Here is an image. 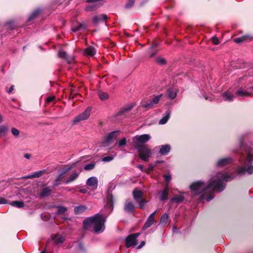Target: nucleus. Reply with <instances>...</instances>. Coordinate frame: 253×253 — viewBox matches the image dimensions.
Here are the masks:
<instances>
[{
  "label": "nucleus",
  "instance_id": "obj_55",
  "mask_svg": "<svg viewBox=\"0 0 253 253\" xmlns=\"http://www.w3.org/2000/svg\"><path fill=\"white\" fill-rule=\"evenodd\" d=\"M156 212H157V210H156L153 213L150 214V215L149 216V217H150V218H151L152 219H154V216H155V214L156 213Z\"/></svg>",
  "mask_w": 253,
  "mask_h": 253
},
{
  "label": "nucleus",
  "instance_id": "obj_26",
  "mask_svg": "<svg viewBox=\"0 0 253 253\" xmlns=\"http://www.w3.org/2000/svg\"><path fill=\"white\" fill-rule=\"evenodd\" d=\"M142 192L137 189H135L133 191V196L134 200L137 201L141 199Z\"/></svg>",
  "mask_w": 253,
  "mask_h": 253
},
{
  "label": "nucleus",
  "instance_id": "obj_62",
  "mask_svg": "<svg viewBox=\"0 0 253 253\" xmlns=\"http://www.w3.org/2000/svg\"><path fill=\"white\" fill-rule=\"evenodd\" d=\"M153 166H150L148 168V170L149 171H152L153 170Z\"/></svg>",
  "mask_w": 253,
  "mask_h": 253
},
{
  "label": "nucleus",
  "instance_id": "obj_64",
  "mask_svg": "<svg viewBox=\"0 0 253 253\" xmlns=\"http://www.w3.org/2000/svg\"><path fill=\"white\" fill-rule=\"evenodd\" d=\"M138 168H139L140 169H142V168H143V167H142V166L140 165V166L138 167Z\"/></svg>",
  "mask_w": 253,
  "mask_h": 253
},
{
  "label": "nucleus",
  "instance_id": "obj_22",
  "mask_svg": "<svg viewBox=\"0 0 253 253\" xmlns=\"http://www.w3.org/2000/svg\"><path fill=\"white\" fill-rule=\"evenodd\" d=\"M133 107V105L130 104L124 107L119 112H118L115 115V117L123 115L125 112H128Z\"/></svg>",
  "mask_w": 253,
  "mask_h": 253
},
{
  "label": "nucleus",
  "instance_id": "obj_61",
  "mask_svg": "<svg viewBox=\"0 0 253 253\" xmlns=\"http://www.w3.org/2000/svg\"><path fill=\"white\" fill-rule=\"evenodd\" d=\"M155 54H156V52H154L150 54V57H154V56H155Z\"/></svg>",
  "mask_w": 253,
  "mask_h": 253
},
{
  "label": "nucleus",
  "instance_id": "obj_38",
  "mask_svg": "<svg viewBox=\"0 0 253 253\" xmlns=\"http://www.w3.org/2000/svg\"><path fill=\"white\" fill-rule=\"evenodd\" d=\"M107 206L110 207L111 208V210H112L113 206V195L112 194H109L107 196Z\"/></svg>",
  "mask_w": 253,
  "mask_h": 253
},
{
  "label": "nucleus",
  "instance_id": "obj_54",
  "mask_svg": "<svg viewBox=\"0 0 253 253\" xmlns=\"http://www.w3.org/2000/svg\"><path fill=\"white\" fill-rule=\"evenodd\" d=\"M78 248L81 250V251H84V245H83V244L82 243H79V245H78Z\"/></svg>",
  "mask_w": 253,
  "mask_h": 253
},
{
  "label": "nucleus",
  "instance_id": "obj_32",
  "mask_svg": "<svg viewBox=\"0 0 253 253\" xmlns=\"http://www.w3.org/2000/svg\"><path fill=\"white\" fill-rule=\"evenodd\" d=\"M9 130V127L5 125H0V137L2 134H5Z\"/></svg>",
  "mask_w": 253,
  "mask_h": 253
},
{
  "label": "nucleus",
  "instance_id": "obj_25",
  "mask_svg": "<svg viewBox=\"0 0 253 253\" xmlns=\"http://www.w3.org/2000/svg\"><path fill=\"white\" fill-rule=\"evenodd\" d=\"M224 99L227 101H232L234 100V96L229 91H225L222 94Z\"/></svg>",
  "mask_w": 253,
  "mask_h": 253
},
{
  "label": "nucleus",
  "instance_id": "obj_31",
  "mask_svg": "<svg viewBox=\"0 0 253 253\" xmlns=\"http://www.w3.org/2000/svg\"><path fill=\"white\" fill-rule=\"evenodd\" d=\"M141 105L142 107L147 109H150L155 106V105L153 103L152 100L148 103H146L145 101H142L141 102Z\"/></svg>",
  "mask_w": 253,
  "mask_h": 253
},
{
  "label": "nucleus",
  "instance_id": "obj_42",
  "mask_svg": "<svg viewBox=\"0 0 253 253\" xmlns=\"http://www.w3.org/2000/svg\"><path fill=\"white\" fill-rule=\"evenodd\" d=\"M163 96L162 94H161L159 95L155 96L153 99H152V102L154 105H156L158 104L160 100V99L162 98Z\"/></svg>",
  "mask_w": 253,
  "mask_h": 253
},
{
  "label": "nucleus",
  "instance_id": "obj_4",
  "mask_svg": "<svg viewBox=\"0 0 253 253\" xmlns=\"http://www.w3.org/2000/svg\"><path fill=\"white\" fill-rule=\"evenodd\" d=\"M151 139V136L148 134L142 135H137L134 136L132 140L133 143V146L136 148L138 146H144V144L149 141Z\"/></svg>",
  "mask_w": 253,
  "mask_h": 253
},
{
  "label": "nucleus",
  "instance_id": "obj_51",
  "mask_svg": "<svg viewBox=\"0 0 253 253\" xmlns=\"http://www.w3.org/2000/svg\"><path fill=\"white\" fill-rule=\"evenodd\" d=\"M211 41L214 44L217 45L218 44V40L216 36H213L211 38Z\"/></svg>",
  "mask_w": 253,
  "mask_h": 253
},
{
  "label": "nucleus",
  "instance_id": "obj_40",
  "mask_svg": "<svg viewBox=\"0 0 253 253\" xmlns=\"http://www.w3.org/2000/svg\"><path fill=\"white\" fill-rule=\"evenodd\" d=\"M57 209L56 213L60 214H63L67 211V208L63 206H58Z\"/></svg>",
  "mask_w": 253,
  "mask_h": 253
},
{
  "label": "nucleus",
  "instance_id": "obj_41",
  "mask_svg": "<svg viewBox=\"0 0 253 253\" xmlns=\"http://www.w3.org/2000/svg\"><path fill=\"white\" fill-rule=\"evenodd\" d=\"M98 95L100 99L101 100H104L108 98V95L107 93L102 91H99L98 93Z\"/></svg>",
  "mask_w": 253,
  "mask_h": 253
},
{
  "label": "nucleus",
  "instance_id": "obj_30",
  "mask_svg": "<svg viewBox=\"0 0 253 253\" xmlns=\"http://www.w3.org/2000/svg\"><path fill=\"white\" fill-rule=\"evenodd\" d=\"M51 193V189L49 187H45L43 188L42 192L40 194V196L42 197H47Z\"/></svg>",
  "mask_w": 253,
  "mask_h": 253
},
{
  "label": "nucleus",
  "instance_id": "obj_16",
  "mask_svg": "<svg viewBox=\"0 0 253 253\" xmlns=\"http://www.w3.org/2000/svg\"><path fill=\"white\" fill-rule=\"evenodd\" d=\"M96 50L93 46H89L84 50L83 53L86 56H93L96 54Z\"/></svg>",
  "mask_w": 253,
  "mask_h": 253
},
{
  "label": "nucleus",
  "instance_id": "obj_6",
  "mask_svg": "<svg viewBox=\"0 0 253 253\" xmlns=\"http://www.w3.org/2000/svg\"><path fill=\"white\" fill-rule=\"evenodd\" d=\"M91 110L92 108L91 107H87L83 112L74 118L72 121L73 124H77L81 121L87 120L90 116Z\"/></svg>",
  "mask_w": 253,
  "mask_h": 253
},
{
  "label": "nucleus",
  "instance_id": "obj_28",
  "mask_svg": "<svg viewBox=\"0 0 253 253\" xmlns=\"http://www.w3.org/2000/svg\"><path fill=\"white\" fill-rule=\"evenodd\" d=\"M184 200V197L182 195H176L172 198L170 200L171 202H175L176 203H180Z\"/></svg>",
  "mask_w": 253,
  "mask_h": 253
},
{
  "label": "nucleus",
  "instance_id": "obj_43",
  "mask_svg": "<svg viewBox=\"0 0 253 253\" xmlns=\"http://www.w3.org/2000/svg\"><path fill=\"white\" fill-rule=\"evenodd\" d=\"M126 137H124L123 139H122L121 140H120L116 144V145L118 144L120 147H123L126 145Z\"/></svg>",
  "mask_w": 253,
  "mask_h": 253
},
{
  "label": "nucleus",
  "instance_id": "obj_8",
  "mask_svg": "<svg viewBox=\"0 0 253 253\" xmlns=\"http://www.w3.org/2000/svg\"><path fill=\"white\" fill-rule=\"evenodd\" d=\"M72 167H69L67 168L63 169L59 172L56 178L54 181V186H57L61 183V180L65 177L66 173L72 169Z\"/></svg>",
  "mask_w": 253,
  "mask_h": 253
},
{
  "label": "nucleus",
  "instance_id": "obj_24",
  "mask_svg": "<svg viewBox=\"0 0 253 253\" xmlns=\"http://www.w3.org/2000/svg\"><path fill=\"white\" fill-rule=\"evenodd\" d=\"M45 170L44 169L40 170L35 172L34 174L31 175H27L24 177L25 178H33L35 177H39L41 176L44 172Z\"/></svg>",
  "mask_w": 253,
  "mask_h": 253
},
{
  "label": "nucleus",
  "instance_id": "obj_45",
  "mask_svg": "<svg viewBox=\"0 0 253 253\" xmlns=\"http://www.w3.org/2000/svg\"><path fill=\"white\" fill-rule=\"evenodd\" d=\"M136 202L138 203L139 208L141 209H142L144 208L145 205L147 203V202L145 200H142V199H141Z\"/></svg>",
  "mask_w": 253,
  "mask_h": 253
},
{
  "label": "nucleus",
  "instance_id": "obj_23",
  "mask_svg": "<svg viewBox=\"0 0 253 253\" xmlns=\"http://www.w3.org/2000/svg\"><path fill=\"white\" fill-rule=\"evenodd\" d=\"M107 18V16L105 14H102L100 16H95L93 18V22L94 24H97L101 21L106 20Z\"/></svg>",
  "mask_w": 253,
  "mask_h": 253
},
{
  "label": "nucleus",
  "instance_id": "obj_50",
  "mask_svg": "<svg viewBox=\"0 0 253 253\" xmlns=\"http://www.w3.org/2000/svg\"><path fill=\"white\" fill-rule=\"evenodd\" d=\"M164 178H165V180L167 182L166 185L167 184H169V183L170 181V180L171 179V176L170 175H164Z\"/></svg>",
  "mask_w": 253,
  "mask_h": 253
},
{
  "label": "nucleus",
  "instance_id": "obj_49",
  "mask_svg": "<svg viewBox=\"0 0 253 253\" xmlns=\"http://www.w3.org/2000/svg\"><path fill=\"white\" fill-rule=\"evenodd\" d=\"M157 62L161 65L165 64L166 63V60L164 58L161 57L158 58L157 59Z\"/></svg>",
  "mask_w": 253,
  "mask_h": 253
},
{
  "label": "nucleus",
  "instance_id": "obj_34",
  "mask_svg": "<svg viewBox=\"0 0 253 253\" xmlns=\"http://www.w3.org/2000/svg\"><path fill=\"white\" fill-rule=\"evenodd\" d=\"M87 209V208L84 206H79L76 207L74 209V211L76 213H80L84 211Z\"/></svg>",
  "mask_w": 253,
  "mask_h": 253
},
{
  "label": "nucleus",
  "instance_id": "obj_53",
  "mask_svg": "<svg viewBox=\"0 0 253 253\" xmlns=\"http://www.w3.org/2000/svg\"><path fill=\"white\" fill-rule=\"evenodd\" d=\"M54 96H50L47 98L46 99V102H51L54 100Z\"/></svg>",
  "mask_w": 253,
  "mask_h": 253
},
{
  "label": "nucleus",
  "instance_id": "obj_60",
  "mask_svg": "<svg viewBox=\"0 0 253 253\" xmlns=\"http://www.w3.org/2000/svg\"><path fill=\"white\" fill-rule=\"evenodd\" d=\"M3 121V116L0 114V124Z\"/></svg>",
  "mask_w": 253,
  "mask_h": 253
},
{
  "label": "nucleus",
  "instance_id": "obj_13",
  "mask_svg": "<svg viewBox=\"0 0 253 253\" xmlns=\"http://www.w3.org/2000/svg\"><path fill=\"white\" fill-rule=\"evenodd\" d=\"M98 182L97 178L96 177L92 176L87 179L86 185L94 189H96L98 186Z\"/></svg>",
  "mask_w": 253,
  "mask_h": 253
},
{
  "label": "nucleus",
  "instance_id": "obj_56",
  "mask_svg": "<svg viewBox=\"0 0 253 253\" xmlns=\"http://www.w3.org/2000/svg\"><path fill=\"white\" fill-rule=\"evenodd\" d=\"M145 243L144 241H142L140 244L137 247V249H139L141 248L143 246H144Z\"/></svg>",
  "mask_w": 253,
  "mask_h": 253
},
{
  "label": "nucleus",
  "instance_id": "obj_63",
  "mask_svg": "<svg viewBox=\"0 0 253 253\" xmlns=\"http://www.w3.org/2000/svg\"><path fill=\"white\" fill-rule=\"evenodd\" d=\"M80 192L82 193H85L86 192V190L85 189H81Z\"/></svg>",
  "mask_w": 253,
  "mask_h": 253
},
{
  "label": "nucleus",
  "instance_id": "obj_21",
  "mask_svg": "<svg viewBox=\"0 0 253 253\" xmlns=\"http://www.w3.org/2000/svg\"><path fill=\"white\" fill-rule=\"evenodd\" d=\"M171 112L169 110H167L165 113V116L159 121V125L166 124L170 118Z\"/></svg>",
  "mask_w": 253,
  "mask_h": 253
},
{
  "label": "nucleus",
  "instance_id": "obj_52",
  "mask_svg": "<svg viewBox=\"0 0 253 253\" xmlns=\"http://www.w3.org/2000/svg\"><path fill=\"white\" fill-rule=\"evenodd\" d=\"M7 203V200L3 198L0 197V204H5Z\"/></svg>",
  "mask_w": 253,
  "mask_h": 253
},
{
  "label": "nucleus",
  "instance_id": "obj_27",
  "mask_svg": "<svg viewBox=\"0 0 253 253\" xmlns=\"http://www.w3.org/2000/svg\"><path fill=\"white\" fill-rule=\"evenodd\" d=\"M53 240L57 244L62 243L64 242V238L62 235L57 234L53 237Z\"/></svg>",
  "mask_w": 253,
  "mask_h": 253
},
{
  "label": "nucleus",
  "instance_id": "obj_36",
  "mask_svg": "<svg viewBox=\"0 0 253 253\" xmlns=\"http://www.w3.org/2000/svg\"><path fill=\"white\" fill-rule=\"evenodd\" d=\"M168 219H169L168 214L166 213H165L161 216V220H160V223L164 224V225H166L168 223Z\"/></svg>",
  "mask_w": 253,
  "mask_h": 253
},
{
  "label": "nucleus",
  "instance_id": "obj_29",
  "mask_svg": "<svg viewBox=\"0 0 253 253\" xmlns=\"http://www.w3.org/2000/svg\"><path fill=\"white\" fill-rule=\"evenodd\" d=\"M154 222V219H152L148 217L146 222L145 223L143 229H146L150 227Z\"/></svg>",
  "mask_w": 253,
  "mask_h": 253
},
{
  "label": "nucleus",
  "instance_id": "obj_9",
  "mask_svg": "<svg viewBox=\"0 0 253 253\" xmlns=\"http://www.w3.org/2000/svg\"><path fill=\"white\" fill-rule=\"evenodd\" d=\"M158 195L160 198V200L162 201L166 200L168 199L169 196V187L168 184H167L164 189L162 190H160L158 193Z\"/></svg>",
  "mask_w": 253,
  "mask_h": 253
},
{
  "label": "nucleus",
  "instance_id": "obj_17",
  "mask_svg": "<svg viewBox=\"0 0 253 253\" xmlns=\"http://www.w3.org/2000/svg\"><path fill=\"white\" fill-rule=\"evenodd\" d=\"M89 3H92L89 4L86 7V10L87 11H92L96 10L101 6V3L99 2H90Z\"/></svg>",
  "mask_w": 253,
  "mask_h": 253
},
{
  "label": "nucleus",
  "instance_id": "obj_19",
  "mask_svg": "<svg viewBox=\"0 0 253 253\" xmlns=\"http://www.w3.org/2000/svg\"><path fill=\"white\" fill-rule=\"evenodd\" d=\"M134 206L131 202L128 200L126 201L124 206V210L126 212L128 213L132 212L134 210Z\"/></svg>",
  "mask_w": 253,
  "mask_h": 253
},
{
  "label": "nucleus",
  "instance_id": "obj_57",
  "mask_svg": "<svg viewBox=\"0 0 253 253\" xmlns=\"http://www.w3.org/2000/svg\"><path fill=\"white\" fill-rule=\"evenodd\" d=\"M24 157L27 159H29L31 158V155L30 154L27 153L24 154Z\"/></svg>",
  "mask_w": 253,
  "mask_h": 253
},
{
  "label": "nucleus",
  "instance_id": "obj_59",
  "mask_svg": "<svg viewBox=\"0 0 253 253\" xmlns=\"http://www.w3.org/2000/svg\"><path fill=\"white\" fill-rule=\"evenodd\" d=\"M140 233H135V234H131L134 237H135V238L137 240V237L140 235Z\"/></svg>",
  "mask_w": 253,
  "mask_h": 253
},
{
  "label": "nucleus",
  "instance_id": "obj_20",
  "mask_svg": "<svg viewBox=\"0 0 253 253\" xmlns=\"http://www.w3.org/2000/svg\"><path fill=\"white\" fill-rule=\"evenodd\" d=\"M236 95L241 98H245L250 95V93L243 88H239L236 91Z\"/></svg>",
  "mask_w": 253,
  "mask_h": 253
},
{
  "label": "nucleus",
  "instance_id": "obj_58",
  "mask_svg": "<svg viewBox=\"0 0 253 253\" xmlns=\"http://www.w3.org/2000/svg\"><path fill=\"white\" fill-rule=\"evenodd\" d=\"M13 89H14V86H13V85H11V86L10 87V88H9V90H8V91H7V92H8V93H11V92L13 90Z\"/></svg>",
  "mask_w": 253,
  "mask_h": 253
},
{
  "label": "nucleus",
  "instance_id": "obj_47",
  "mask_svg": "<svg viewBox=\"0 0 253 253\" xmlns=\"http://www.w3.org/2000/svg\"><path fill=\"white\" fill-rule=\"evenodd\" d=\"M114 157L112 156H106L103 158L102 161L104 162H109L114 159Z\"/></svg>",
  "mask_w": 253,
  "mask_h": 253
},
{
  "label": "nucleus",
  "instance_id": "obj_7",
  "mask_svg": "<svg viewBox=\"0 0 253 253\" xmlns=\"http://www.w3.org/2000/svg\"><path fill=\"white\" fill-rule=\"evenodd\" d=\"M233 162V159L231 157H221L217 160L215 165L217 167L222 168L229 165Z\"/></svg>",
  "mask_w": 253,
  "mask_h": 253
},
{
  "label": "nucleus",
  "instance_id": "obj_10",
  "mask_svg": "<svg viewBox=\"0 0 253 253\" xmlns=\"http://www.w3.org/2000/svg\"><path fill=\"white\" fill-rule=\"evenodd\" d=\"M120 132V130H115L108 133V134L105 138V142L107 143H109L113 140L116 139L117 138Z\"/></svg>",
  "mask_w": 253,
  "mask_h": 253
},
{
  "label": "nucleus",
  "instance_id": "obj_1",
  "mask_svg": "<svg viewBox=\"0 0 253 253\" xmlns=\"http://www.w3.org/2000/svg\"><path fill=\"white\" fill-rule=\"evenodd\" d=\"M235 177V173L218 172L212 176L208 184L206 185L202 180H197L192 183L189 188L195 195L202 194L201 200L209 202L214 198L215 190L219 192L223 191L226 187L224 182L231 181Z\"/></svg>",
  "mask_w": 253,
  "mask_h": 253
},
{
  "label": "nucleus",
  "instance_id": "obj_11",
  "mask_svg": "<svg viewBox=\"0 0 253 253\" xmlns=\"http://www.w3.org/2000/svg\"><path fill=\"white\" fill-rule=\"evenodd\" d=\"M58 56L60 58L65 59L68 63H72L74 59V57L73 56L68 55L65 51L62 50L59 51Z\"/></svg>",
  "mask_w": 253,
  "mask_h": 253
},
{
  "label": "nucleus",
  "instance_id": "obj_48",
  "mask_svg": "<svg viewBox=\"0 0 253 253\" xmlns=\"http://www.w3.org/2000/svg\"><path fill=\"white\" fill-rule=\"evenodd\" d=\"M135 0H129L126 4V8H129L131 7L133 5L135 2Z\"/></svg>",
  "mask_w": 253,
  "mask_h": 253
},
{
  "label": "nucleus",
  "instance_id": "obj_44",
  "mask_svg": "<svg viewBox=\"0 0 253 253\" xmlns=\"http://www.w3.org/2000/svg\"><path fill=\"white\" fill-rule=\"evenodd\" d=\"M11 133L12 134V135L13 136H14L15 137H17L19 136V134H20L19 130L15 127L11 128Z\"/></svg>",
  "mask_w": 253,
  "mask_h": 253
},
{
  "label": "nucleus",
  "instance_id": "obj_33",
  "mask_svg": "<svg viewBox=\"0 0 253 253\" xmlns=\"http://www.w3.org/2000/svg\"><path fill=\"white\" fill-rule=\"evenodd\" d=\"M167 95L170 99H173L175 98L176 93L173 89L169 88L167 91Z\"/></svg>",
  "mask_w": 253,
  "mask_h": 253
},
{
  "label": "nucleus",
  "instance_id": "obj_14",
  "mask_svg": "<svg viewBox=\"0 0 253 253\" xmlns=\"http://www.w3.org/2000/svg\"><path fill=\"white\" fill-rule=\"evenodd\" d=\"M159 153L161 155H167L170 151L171 147L169 144H166L160 146L159 147Z\"/></svg>",
  "mask_w": 253,
  "mask_h": 253
},
{
  "label": "nucleus",
  "instance_id": "obj_39",
  "mask_svg": "<svg viewBox=\"0 0 253 253\" xmlns=\"http://www.w3.org/2000/svg\"><path fill=\"white\" fill-rule=\"evenodd\" d=\"M96 163L95 162H91L88 164L86 165L84 167V169L85 170H90L93 169L95 166Z\"/></svg>",
  "mask_w": 253,
  "mask_h": 253
},
{
  "label": "nucleus",
  "instance_id": "obj_3",
  "mask_svg": "<svg viewBox=\"0 0 253 253\" xmlns=\"http://www.w3.org/2000/svg\"><path fill=\"white\" fill-rule=\"evenodd\" d=\"M246 155L245 166L239 167L236 170V172L239 175H245L246 173L250 174L253 173V166H248V165L253 161V154L251 151L249 150L246 152Z\"/></svg>",
  "mask_w": 253,
  "mask_h": 253
},
{
  "label": "nucleus",
  "instance_id": "obj_46",
  "mask_svg": "<svg viewBox=\"0 0 253 253\" xmlns=\"http://www.w3.org/2000/svg\"><path fill=\"white\" fill-rule=\"evenodd\" d=\"M84 29H85V25L84 24H80L77 27H73L72 30L74 32H76Z\"/></svg>",
  "mask_w": 253,
  "mask_h": 253
},
{
  "label": "nucleus",
  "instance_id": "obj_5",
  "mask_svg": "<svg viewBox=\"0 0 253 253\" xmlns=\"http://www.w3.org/2000/svg\"><path fill=\"white\" fill-rule=\"evenodd\" d=\"M138 150L140 158L144 161H148L151 155V150L146 145L138 146L135 148Z\"/></svg>",
  "mask_w": 253,
  "mask_h": 253
},
{
  "label": "nucleus",
  "instance_id": "obj_35",
  "mask_svg": "<svg viewBox=\"0 0 253 253\" xmlns=\"http://www.w3.org/2000/svg\"><path fill=\"white\" fill-rule=\"evenodd\" d=\"M10 205L18 208H21L24 206V203L22 201H15L11 202Z\"/></svg>",
  "mask_w": 253,
  "mask_h": 253
},
{
  "label": "nucleus",
  "instance_id": "obj_15",
  "mask_svg": "<svg viewBox=\"0 0 253 253\" xmlns=\"http://www.w3.org/2000/svg\"><path fill=\"white\" fill-rule=\"evenodd\" d=\"M253 37L250 35H246L239 38H236L234 40L235 42L240 43L246 41H252Z\"/></svg>",
  "mask_w": 253,
  "mask_h": 253
},
{
  "label": "nucleus",
  "instance_id": "obj_12",
  "mask_svg": "<svg viewBox=\"0 0 253 253\" xmlns=\"http://www.w3.org/2000/svg\"><path fill=\"white\" fill-rule=\"evenodd\" d=\"M126 246L128 248L132 246H134L137 244V240L131 234L128 236L126 238Z\"/></svg>",
  "mask_w": 253,
  "mask_h": 253
},
{
  "label": "nucleus",
  "instance_id": "obj_18",
  "mask_svg": "<svg viewBox=\"0 0 253 253\" xmlns=\"http://www.w3.org/2000/svg\"><path fill=\"white\" fill-rule=\"evenodd\" d=\"M79 172L74 171L64 181V183L67 184L75 181L79 176Z\"/></svg>",
  "mask_w": 253,
  "mask_h": 253
},
{
  "label": "nucleus",
  "instance_id": "obj_37",
  "mask_svg": "<svg viewBox=\"0 0 253 253\" xmlns=\"http://www.w3.org/2000/svg\"><path fill=\"white\" fill-rule=\"evenodd\" d=\"M40 12V9H37L35 11H34L30 15L28 21H31L37 17V16L39 15Z\"/></svg>",
  "mask_w": 253,
  "mask_h": 253
},
{
  "label": "nucleus",
  "instance_id": "obj_2",
  "mask_svg": "<svg viewBox=\"0 0 253 253\" xmlns=\"http://www.w3.org/2000/svg\"><path fill=\"white\" fill-rule=\"evenodd\" d=\"M106 217L101 214L97 213L93 216L85 219L83 223L84 227L85 229L92 227L96 233L99 234L105 230V222Z\"/></svg>",
  "mask_w": 253,
  "mask_h": 253
}]
</instances>
